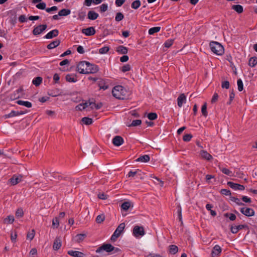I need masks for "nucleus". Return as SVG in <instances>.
<instances>
[{
	"label": "nucleus",
	"instance_id": "1",
	"mask_svg": "<svg viewBox=\"0 0 257 257\" xmlns=\"http://www.w3.org/2000/svg\"><path fill=\"white\" fill-rule=\"evenodd\" d=\"M112 95L118 99H124L127 96L126 90L121 85H117L112 90Z\"/></svg>",
	"mask_w": 257,
	"mask_h": 257
},
{
	"label": "nucleus",
	"instance_id": "2",
	"mask_svg": "<svg viewBox=\"0 0 257 257\" xmlns=\"http://www.w3.org/2000/svg\"><path fill=\"white\" fill-rule=\"evenodd\" d=\"M209 46L211 51L217 55H221L224 53L223 47L217 42H211Z\"/></svg>",
	"mask_w": 257,
	"mask_h": 257
},
{
	"label": "nucleus",
	"instance_id": "3",
	"mask_svg": "<svg viewBox=\"0 0 257 257\" xmlns=\"http://www.w3.org/2000/svg\"><path fill=\"white\" fill-rule=\"evenodd\" d=\"M102 250L106 251L107 252H110L115 250V252L119 251L120 249L118 248H115L112 246L111 244L107 243L103 244L101 246L98 247L96 250L97 253L100 252Z\"/></svg>",
	"mask_w": 257,
	"mask_h": 257
},
{
	"label": "nucleus",
	"instance_id": "4",
	"mask_svg": "<svg viewBox=\"0 0 257 257\" xmlns=\"http://www.w3.org/2000/svg\"><path fill=\"white\" fill-rule=\"evenodd\" d=\"M89 62L87 61H80L77 66V71L81 74H86L88 72L87 67Z\"/></svg>",
	"mask_w": 257,
	"mask_h": 257
},
{
	"label": "nucleus",
	"instance_id": "5",
	"mask_svg": "<svg viewBox=\"0 0 257 257\" xmlns=\"http://www.w3.org/2000/svg\"><path fill=\"white\" fill-rule=\"evenodd\" d=\"M133 234L136 237L143 236L145 234L144 227L138 225L135 226L133 229Z\"/></svg>",
	"mask_w": 257,
	"mask_h": 257
},
{
	"label": "nucleus",
	"instance_id": "6",
	"mask_svg": "<svg viewBox=\"0 0 257 257\" xmlns=\"http://www.w3.org/2000/svg\"><path fill=\"white\" fill-rule=\"evenodd\" d=\"M240 211L247 217L252 216L254 215V211L250 208L242 207L240 209Z\"/></svg>",
	"mask_w": 257,
	"mask_h": 257
},
{
	"label": "nucleus",
	"instance_id": "7",
	"mask_svg": "<svg viewBox=\"0 0 257 257\" xmlns=\"http://www.w3.org/2000/svg\"><path fill=\"white\" fill-rule=\"evenodd\" d=\"M47 28V25H40L37 27L34 28L33 30V34L34 35H38L40 34L42 32L45 31Z\"/></svg>",
	"mask_w": 257,
	"mask_h": 257
},
{
	"label": "nucleus",
	"instance_id": "8",
	"mask_svg": "<svg viewBox=\"0 0 257 257\" xmlns=\"http://www.w3.org/2000/svg\"><path fill=\"white\" fill-rule=\"evenodd\" d=\"M23 176L21 175H14L9 179V181L12 185H15L22 181Z\"/></svg>",
	"mask_w": 257,
	"mask_h": 257
},
{
	"label": "nucleus",
	"instance_id": "9",
	"mask_svg": "<svg viewBox=\"0 0 257 257\" xmlns=\"http://www.w3.org/2000/svg\"><path fill=\"white\" fill-rule=\"evenodd\" d=\"M227 184L232 189L234 190H243L244 189V186L243 185L235 183L232 182H228Z\"/></svg>",
	"mask_w": 257,
	"mask_h": 257
},
{
	"label": "nucleus",
	"instance_id": "10",
	"mask_svg": "<svg viewBox=\"0 0 257 257\" xmlns=\"http://www.w3.org/2000/svg\"><path fill=\"white\" fill-rule=\"evenodd\" d=\"M82 33L87 36H92L95 34V30L93 27H90L82 29Z\"/></svg>",
	"mask_w": 257,
	"mask_h": 257
},
{
	"label": "nucleus",
	"instance_id": "11",
	"mask_svg": "<svg viewBox=\"0 0 257 257\" xmlns=\"http://www.w3.org/2000/svg\"><path fill=\"white\" fill-rule=\"evenodd\" d=\"M88 72H86V74L89 73H95L97 72L99 70V68L97 65L91 64L89 63V65H88L87 67Z\"/></svg>",
	"mask_w": 257,
	"mask_h": 257
},
{
	"label": "nucleus",
	"instance_id": "12",
	"mask_svg": "<svg viewBox=\"0 0 257 257\" xmlns=\"http://www.w3.org/2000/svg\"><path fill=\"white\" fill-rule=\"evenodd\" d=\"M123 142V138L119 136H115L112 139V143L115 146H120Z\"/></svg>",
	"mask_w": 257,
	"mask_h": 257
},
{
	"label": "nucleus",
	"instance_id": "13",
	"mask_svg": "<svg viewBox=\"0 0 257 257\" xmlns=\"http://www.w3.org/2000/svg\"><path fill=\"white\" fill-rule=\"evenodd\" d=\"M62 245L61 238L60 236L56 237L55 238L53 245V248L55 250H57L61 247Z\"/></svg>",
	"mask_w": 257,
	"mask_h": 257
},
{
	"label": "nucleus",
	"instance_id": "14",
	"mask_svg": "<svg viewBox=\"0 0 257 257\" xmlns=\"http://www.w3.org/2000/svg\"><path fill=\"white\" fill-rule=\"evenodd\" d=\"M59 34V31L57 29H54L47 33L44 37L46 39H52L57 37Z\"/></svg>",
	"mask_w": 257,
	"mask_h": 257
},
{
	"label": "nucleus",
	"instance_id": "15",
	"mask_svg": "<svg viewBox=\"0 0 257 257\" xmlns=\"http://www.w3.org/2000/svg\"><path fill=\"white\" fill-rule=\"evenodd\" d=\"M246 226V225L242 224L234 226H231L230 227V231L232 233L235 234L237 233L239 230L244 228Z\"/></svg>",
	"mask_w": 257,
	"mask_h": 257
},
{
	"label": "nucleus",
	"instance_id": "16",
	"mask_svg": "<svg viewBox=\"0 0 257 257\" xmlns=\"http://www.w3.org/2000/svg\"><path fill=\"white\" fill-rule=\"evenodd\" d=\"M186 100V97L184 94H180L177 98V104L179 107H182L183 104L185 103Z\"/></svg>",
	"mask_w": 257,
	"mask_h": 257
},
{
	"label": "nucleus",
	"instance_id": "17",
	"mask_svg": "<svg viewBox=\"0 0 257 257\" xmlns=\"http://www.w3.org/2000/svg\"><path fill=\"white\" fill-rule=\"evenodd\" d=\"M200 155L203 159L207 161H210L212 159V156L206 151L201 150Z\"/></svg>",
	"mask_w": 257,
	"mask_h": 257
},
{
	"label": "nucleus",
	"instance_id": "18",
	"mask_svg": "<svg viewBox=\"0 0 257 257\" xmlns=\"http://www.w3.org/2000/svg\"><path fill=\"white\" fill-rule=\"evenodd\" d=\"M68 254L73 257H84L85 254L79 251L69 250Z\"/></svg>",
	"mask_w": 257,
	"mask_h": 257
},
{
	"label": "nucleus",
	"instance_id": "19",
	"mask_svg": "<svg viewBox=\"0 0 257 257\" xmlns=\"http://www.w3.org/2000/svg\"><path fill=\"white\" fill-rule=\"evenodd\" d=\"M98 86L99 87L100 89L104 90H106L108 88V85L105 84V81L102 79H99L97 81Z\"/></svg>",
	"mask_w": 257,
	"mask_h": 257
},
{
	"label": "nucleus",
	"instance_id": "20",
	"mask_svg": "<svg viewBox=\"0 0 257 257\" xmlns=\"http://www.w3.org/2000/svg\"><path fill=\"white\" fill-rule=\"evenodd\" d=\"M125 223L123 222L120 223L117 226L114 232L118 236H119L121 233L123 232L125 227Z\"/></svg>",
	"mask_w": 257,
	"mask_h": 257
},
{
	"label": "nucleus",
	"instance_id": "21",
	"mask_svg": "<svg viewBox=\"0 0 257 257\" xmlns=\"http://www.w3.org/2000/svg\"><path fill=\"white\" fill-rule=\"evenodd\" d=\"M116 51L119 54H126L127 53L128 48L126 47L120 45L116 48Z\"/></svg>",
	"mask_w": 257,
	"mask_h": 257
},
{
	"label": "nucleus",
	"instance_id": "22",
	"mask_svg": "<svg viewBox=\"0 0 257 257\" xmlns=\"http://www.w3.org/2000/svg\"><path fill=\"white\" fill-rule=\"evenodd\" d=\"M131 207H133V205L132 204V202L130 201H125L122 203L121 205V209L126 211L128 210L129 208Z\"/></svg>",
	"mask_w": 257,
	"mask_h": 257
},
{
	"label": "nucleus",
	"instance_id": "23",
	"mask_svg": "<svg viewBox=\"0 0 257 257\" xmlns=\"http://www.w3.org/2000/svg\"><path fill=\"white\" fill-rule=\"evenodd\" d=\"M60 44V40H55V41H53V42H51L49 44H48L47 46V48L48 49H52L57 47L58 45H59Z\"/></svg>",
	"mask_w": 257,
	"mask_h": 257
},
{
	"label": "nucleus",
	"instance_id": "24",
	"mask_svg": "<svg viewBox=\"0 0 257 257\" xmlns=\"http://www.w3.org/2000/svg\"><path fill=\"white\" fill-rule=\"evenodd\" d=\"M88 19L95 20L98 17V14L93 11H90L88 13Z\"/></svg>",
	"mask_w": 257,
	"mask_h": 257
},
{
	"label": "nucleus",
	"instance_id": "25",
	"mask_svg": "<svg viewBox=\"0 0 257 257\" xmlns=\"http://www.w3.org/2000/svg\"><path fill=\"white\" fill-rule=\"evenodd\" d=\"M221 251V248L218 245H215L213 248L211 254L212 256L218 255Z\"/></svg>",
	"mask_w": 257,
	"mask_h": 257
},
{
	"label": "nucleus",
	"instance_id": "26",
	"mask_svg": "<svg viewBox=\"0 0 257 257\" xmlns=\"http://www.w3.org/2000/svg\"><path fill=\"white\" fill-rule=\"evenodd\" d=\"M150 160V157L148 155H145L142 156H140L139 157L137 160L136 161L137 162H148Z\"/></svg>",
	"mask_w": 257,
	"mask_h": 257
},
{
	"label": "nucleus",
	"instance_id": "27",
	"mask_svg": "<svg viewBox=\"0 0 257 257\" xmlns=\"http://www.w3.org/2000/svg\"><path fill=\"white\" fill-rule=\"evenodd\" d=\"M17 103L19 105L25 106L28 108H30L32 106V103L28 101L19 100L17 101Z\"/></svg>",
	"mask_w": 257,
	"mask_h": 257
},
{
	"label": "nucleus",
	"instance_id": "28",
	"mask_svg": "<svg viewBox=\"0 0 257 257\" xmlns=\"http://www.w3.org/2000/svg\"><path fill=\"white\" fill-rule=\"evenodd\" d=\"M231 9L238 14L242 13L243 11V7L240 5H233L231 7Z\"/></svg>",
	"mask_w": 257,
	"mask_h": 257
},
{
	"label": "nucleus",
	"instance_id": "29",
	"mask_svg": "<svg viewBox=\"0 0 257 257\" xmlns=\"http://www.w3.org/2000/svg\"><path fill=\"white\" fill-rule=\"evenodd\" d=\"M71 11L70 9H63L59 12V16H67L70 15Z\"/></svg>",
	"mask_w": 257,
	"mask_h": 257
},
{
	"label": "nucleus",
	"instance_id": "30",
	"mask_svg": "<svg viewBox=\"0 0 257 257\" xmlns=\"http://www.w3.org/2000/svg\"><path fill=\"white\" fill-rule=\"evenodd\" d=\"M257 64V57H251L248 61V65L250 67H254Z\"/></svg>",
	"mask_w": 257,
	"mask_h": 257
},
{
	"label": "nucleus",
	"instance_id": "31",
	"mask_svg": "<svg viewBox=\"0 0 257 257\" xmlns=\"http://www.w3.org/2000/svg\"><path fill=\"white\" fill-rule=\"evenodd\" d=\"M66 80L69 82H75L77 80L76 76H74L72 74H67L66 76Z\"/></svg>",
	"mask_w": 257,
	"mask_h": 257
},
{
	"label": "nucleus",
	"instance_id": "32",
	"mask_svg": "<svg viewBox=\"0 0 257 257\" xmlns=\"http://www.w3.org/2000/svg\"><path fill=\"white\" fill-rule=\"evenodd\" d=\"M43 79L41 77L38 76L35 78L32 81V83L36 86H39L42 82Z\"/></svg>",
	"mask_w": 257,
	"mask_h": 257
},
{
	"label": "nucleus",
	"instance_id": "33",
	"mask_svg": "<svg viewBox=\"0 0 257 257\" xmlns=\"http://www.w3.org/2000/svg\"><path fill=\"white\" fill-rule=\"evenodd\" d=\"M169 253L174 254L178 251V247L176 245H170L169 246Z\"/></svg>",
	"mask_w": 257,
	"mask_h": 257
},
{
	"label": "nucleus",
	"instance_id": "34",
	"mask_svg": "<svg viewBox=\"0 0 257 257\" xmlns=\"http://www.w3.org/2000/svg\"><path fill=\"white\" fill-rule=\"evenodd\" d=\"M18 111L12 110L10 113L4 115V117L6 119L10 117L18 116Z\"/></svg>",
	"mask_w": 257,
	"mask_h": 257
},
{
	"label": "nucleus",
	"instance_id": "35",
	"mask_svg": "<svg viewBox=\"0 0 257 257\" xmlns=\"http://www.w3.org/2000/svg\"><path fill=\"white\" fill-rule=\"evenodd\" d=\"M85 237L86 235L85 234H78L75 236L74 239L76 242H80L82 241Z\"/></svg>",
	"mask_w": 257,
	"mask_h": 257
},
{
	"label": "nucleus",
	"instance_id": "36",
	"mask_svg": "<svg viewBox=\"0 0 257 257\" xmlns=\"http://www.w3.org/2000/svg\"><path fill=\"white\" fill-rule=\"evenodd\" d=\"M82 122L86 125H90L92 123V119L88 117H83L81 119Z\"/></svg>",
	"mask_w": 257,
	"mask_h": 257
},
{
	"label": "nucleus",
	"instance_id": "37",
	"mask_svg": "<svg viewBox=\"0 0 257 257\" xmlns=\"http://www.w3.org/2000/svg\"><path fill=\"white\" fill-rule=\"evenodd\" d=\"M141 3L140 0H136L134 1L131 4V7L132 9L137 10L141 6Z\"/></svg>",
	"mask_w": 257,
	"mask_h": 257
},
{
	"label": "nucleus",
	"instance_id": "38",
	"mask_svg": "<svg viewBox=\"0 0 257 257\" xmlns=\"http://www.w3.org/2000/svg\"><path fill=\"white\" fill-rule=\"evenodd\" d=\"M224 216L225 217H228L229 220L231 221H234L236 219V216L235 214L231 213H225L224 214Z\"/></svg>",
	"mask_w": 257,
	"mask_h": 257
},
{
	"label": "nucleus",
	"instance_id": "39",
	"mask_svg": "<svg viewBox=\"0 0 257 257\" xmlns=\"http://www.w3.org/2000/svg\"><path fill=\"white\" fill-rule=\"evenodd\" d=\"M160 29V27H155L151 28L149 30V34L150 35H153L154 34L159 32Z\"/></svg>",
	"mask_w": 257,
	"mask_h": 257
},
{
	"label": "nucleus",
	"instance_id": "40",
	"mask_svg": "<svg viewBox=\"0 0 257 257\" xmlns=\"http://www.w3.org/2000/svg\"><path fill=\"white\" fill-rule=\"evenodd\" d=\"M59 225V221L58 217H55L52 221V227L53 228H57Z\"/></svg>",
	"mask_w": 257,
	"mask_h": 257
},
{
	"label": "nucleus",
	"instance_id": "41",
	"mask_svg": "<svg viewBox=\"0 0 257 257\" xmlns=\"http://www.w3.org/2000/svg\"><path fill=\"white\" fill-rule=\"evenodd\" d=\"M219 169L223 173H224L227 175H228L229 176H232V175H233L232 172L231 171H230L229 169L225 168H221V167H219Z\"/></svg>",
	"mask_w": 257,
	"mask_h": 257
},
{
	"label": "nucleus",
	"instance_id": "42",
	"mask_svg": "<svg viewBox=\"0 0 257 257\" xmlns=\"http://www.w3.org/2000/svg\"><path fill=\"white\" fill-rule=\"evenodd\" d=\"M201 112L204 116L206 117L207 116V103L206 102L202 106Z\"/></svg>",
	"mask_w": 257,
	"mask_h": 257
},
{
	"label": "nucleus",
	"instance_id": "43",
	"mask_svg": "<svg viewBox=\"0 0 257 257\" xmlns=\"http://www.w3.org/2000/svg\"><path fill=\"white\" fill-rule=\"evenodd\" d=\"M230 198L232 201L235 202L236 204H237L239 206L244 205V204L242 202H241L240 201V200L238 198L231 196V197H230Z\"/></svg>",
	"mask_w": 257,
	"mask_h": 257
},
{
	"label": "nucleus",
	"instance_id": "44",
	"mask_svg": "<svg viewBox=\"0 0 257 257\" xmlns=\"http://www.w3.org/2000/svg\"><path fill=\"white\" fill-rule=\"evenodd\" d=\"M237 88L239 91H241L243 89V84L241 79H238L237 81Z\"/></svg>",
	"mask_w": 257,
	"mask_h": 257
},
{
	"label": "nucleus",
	"instance_id": "45",
	"mask_svg": "<svg viewBox=\"0 0 257 257\" xmlns=\"http://www.w3.org/2000/svg\"><path fill=\"white\" fill-rule=\"evenodd\" d=\"M177 213H178L179 221L181 222V224H183L182 218V209L180 205H179L177 207Z\"/></svg>",
	"mask_w": 257,
	"mask_h": 257
},
{
	"label": "nucleus",
	"instance_id": "46",
	"mask_svg": "<svg viewBox=\"0 0 257 257\" xmlns=\"http://www.w3.org/2000/svg\"><path fill=\"white\" fill-rule=\"evenodd\" d=\"M123 18H124L123 15L121 13L118 12L116 15L115 20L117 22H119V21H121Z\"/></svg>",
	"mask_w": 257,
	"mask_h": 257
},
{
	"label": "nucleus",
	"instance_id": "47",
	"mask_svg": "<svg viewBox=\"0 0 257 257\" xmlns=\"http://www.w3.org/2000/svg\"><path fill=\"white\" fill-rule=\"evenodd\" d=\"M148 118L151 120H153L157 118V114L155 112H151L148 114Z\"/></svg>",
	"mask_w": 257,
	"mask_h": 257
},
{
	"label": "nucleus",
	"instance_id": "48",
	"mask_svg": "<svg viewBox=\"0 0 257 257\" xmlns=\"http://www.w3.org/2000/svg\"><path fill=\"white\" fill-rule=\"evenodd\" d=\"M141 123H142V120L140 119L134 120L132 121L131 124H130L129 126H137L141 125Z\"/></svg>",
	"mask_w": 257,
	"mask_h": 257
},
{
	"label": "nucleus",
	"instance_id": "49",
	"mask_svg": "<svg viewBox=\"0 0 257 257\" xmlns=\"http://www.w3.org/2000/svg\"><path fill=\"white\" fill-rule=\"evenodd\" d=\"M139 172H141V170L139 169H137L135 171L131 170L128 172L127 176L128 177H134L138 174Z\"/></svg>",
	"mask_w": 257,
	"mask_h": 257
},
{
	"label": "nucleus",
	"instance_id": "50",
	"mask_svg": "<svg viewBox=\"0 0 257 257\" xmlns=\"http://www.w3.org/2000/svg\"><path fill=\"white\" fill-rule=\"evenodd\" d=\"M173 39H169L164 43V45L166 48H170L173 44Z\"/></svg>",
	"mask_w": 257,
	"mask_h": 257
},
{
	"label": "nucleus",
	"instance_id": "51",
	"mask_svg": "<svg viewBox=\"0 0 257 257\" xmlns=\"http://www.w3.org/2000/svg\"><path fill=\"white\" fill-rule=\"evenodd\" d=\"M109 50V48L107 46H104L99 49V53L101 54L106 53Z\"/></svg>",
	"mask_w": 257,
	"mask_h": 257
},
{
	"label": "nucleus",
	"instance_id": "52",
	"mask_svg": "<svg viewBox=\"0 0 257 257\" xmlns=\"http://www.w3.org/2000/svg\"><path fill=\"white\" fill-rule=\"evenodd\" d=\"M131 70V66L130 65L127 64L124 65L121 68V70L122 72H126L127 71H128Z\"/></svg>",
	"mask_w": 257,
	"mask_h": 257
},
{
	"label": "nucleus",
	"instance_id": "53",
	"mask_svg": "<svg viewBox=\"0 0 257 257\" xmlns=\"http://www.w3.org/2000/svg\"><path fill=\"white\" fill-rule=\"evenodd\" d=\"M24 215V211L22 208H18L16 212V216L21 217Z\"/></svg>",
	"mask_w": 257,
	"mask_h": 257
},
{
	"label": "nucleus",
	"instance_id": "54",
	"mask_svg": "<svg viewBox=\"0 0 257 257\" xmlns=\"http://www.w3.org/2000/svg\"><path fill=\"white\" fill-rule=\"evenodd\" d=\"M104 220V216L102 214L99 215L96 217V221L98 223H100Z\"/></svg>",
	"mask_w": 257,
	"mask_h": 257
},
{
	"label": "nucleus",
	"instance_id": "55",
	"mask_svg": "<svg viewBox=\"0 0 257 257\" xmlns=\"http://www.w3.org/2000/svg\"><path fill=\"white\" fill-rule=\"evenodd\" d=\"M37 8L40 10H46V5L45 3H41L36 5Z\"/></svg>",
	"mask_w": 257,
	"mask_h": 257
},
{
	"label": "nucleus",
	"instance_id": "56",
	"mask_svg": "<svg viewBox=\"0 0 257 257\" xmlns=\"http://www.w3.org/2000/svg\"><path fill=\"white\" fill-rule=\"evenodd\" d=\"M230 83L228 81H224L222 82L221 87L222 88L228 89L229 88Z\"/></svg>",
	"mask_w": 257,
	"mask_h": 257
},
{
	"label": "nucleus",
	"instance_id": "57",
	"mask_svg": "<svg viewBox=\"0 0 257 257\" xmlns=\"http://www.w3.org/2000/svg\"><path fill=\"white\" fill-rule=\"evenodd\" d=\"M192 138V136L191 134H186L183 137V140L184 142H189L191 140Z\"/></svg>",
	"mask_w": 257,
	"mask_h": 257
},
{
	"label": "nucleus",
	"instance_id": "58",
	"mask_svg": "<svg viewBox=\"0 0 257 257\" xmlns=\"http://www.w3.org/2000/svg\"><path fill=\"white\" fill-rule=\"evenodd\" d=\"M220 193L222 195H224L226 196H230L231 195V192L230 190L226 189H222L220 191Z\"/></svg>",
	"mask_w": 257,
	"mask_h": 257
},
{
	"label": "nucleus",
	"instance_id": "59",
	"mask_svg": "<svg viewBox=\"0 0 257 257\" xmlns=\"http://www.w3.org/2000/svg\"><path fill=\"white\" fill-rule=\"evenodd\" d=\"M108 8L107 4H103L100 7V11L101 13L107 11Z\"/></svg>",
	"mask_w": 257,
	"mask_h": 257
},
{
	"label": "nucleus",
	"instance_id": "60",
	"mask_svg": "<svg viewBox=\"0 0 257 257\" xmlns=\"http://www.w3.org/2000/svg\"><path fill=\"white\" fill-rule=\"evenodd\" d=\"M5 222H7L9 223H12L14 221V217L12 215H9L5 219Z\"/></svg>",
	"mask_w": 257,
	"mask_h": 257
},
{
	"label": "nucleus",
	"instance_id": "61",
	"mask_svg": "<svg viewBox=\"0 0 257 257\" xmlns=\"http://www.w3.org/2000/svg\"><path fill=\"white\" fill-rule=\"evenodd\" d=\"M19 21L21 23H25L27 21V18L25 15H21L19 18Z\"/></svg>",
	"mask_w": 257,
	"mask_h": 257
},
{
	"label": "nucleus",
	"instance_id": "62",
	"mask_svg": "<svg viewBox=\"0 0 257 257\" xmlns=\"http://www.w3.org/2000/svg\"><path fill=\"white\" fill-rule=\"evenodd\" d=\"M125 0H115V5L117 7H121L125 2Z\"/></svg>",
	"mask_w": 257,
	"mask_h": 257
},
{
	"label": "nucleus",
	"instance_id": "63",
	"mask_svg": "<svg viewBox=\"0 0 257 257\" xmlns=\"http://www.w3.org/2000/svg\"><path fill=\"white\" fill-rule=\"evenodd\" d=\"M58 10V8L56 6H53L51 8H47L46 9V11L48 13H50L52 11H56Z\"/></svg>",
	"mask_w": 257,
	"mask_h": 257
},
{
	"label": "nucleus",
	"instance_id": "64",
	"mask_svg": "<svg viewBox=\"0 0 257 257\" xmlns=\"http://www.w3.org/2000/svg\"><path fill=\"white\" fill-rule=\"evenodd\" d=\"M37 250L36 248H32L30 251V254L32 256V257H35V256L36 255H37Z\"/></svg>",
	"mask_w": 257,
	"mask_h": 257
}]
</instances>
